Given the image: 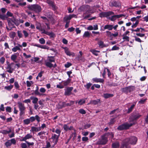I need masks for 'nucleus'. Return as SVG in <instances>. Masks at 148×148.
<instances>
[{"instance_id": "obj_31", "label": "nucleus", "mask_w": 148, "mask_h": 148, "mask_svg": "<svg viewBox=\"0 0 148 148\" xmlns=\"http://www.w3.org/2000/svg\"><path fill=\"white\" fill-rule=\"evenodd\" d=\"M100 48H103L106 47V45L103 43V41L101 40L99 41L97 43Z\"/></svg>"}, {"instance_id": "obj_25", "label": "nucleus", "mask_w": 148, "mask_h": 148, "mask_svg": "<svg viewBox=\"0 0 148 148\" xmlns=\"http://www.w3.org/2000/svg\"><path fill=\"white\" fill-rule=\"evenodd\" d=\"M86 99H78L75 101L76 104L77 103L78 105H81L85 103Z\"/></svg>"}, {"instance_id": "obj_4", "label": "nucleus", "mask_w": 148, "mask_h": 148, "mask_svg": "<svg viewBox=\"0 0 148 148\" xmlns=\"http://www.w3.org/2000/svg\"><path fill=\"white\" fill-rule=\"evenodd\" d=\"M114 13L111 11H108L107 12H102L99 14V16L101 18L107 17L113 15Z\"/></svg>"}, {"instance_id": "obj_52", "label": "nucleus", "mask_w": 148, "mask_h": 148, "mask_svg": "<svg viewBox=\"0 0 148 148\" xmlns=\"http://www.w3.org/2000/svg\"><path fill=\"white\" fill-rule=\"evenodd\" d=\"M17 33L18 36L19 37V38H21L23 37V35L22 33V32H21V31H17Z\"/></svg>"}, {"instance_id": "obj_61", "label": "nucleus", "mask_w": 148, "mask_h": 148, "mask_svg": "<svg viewBox=\"0 0 148 148\" xmlns=\"http://www.w3.org/2000/svg\"><path fill=\"white\" fill-rule=\"evenodd\" d=\"M73 89V88L72 87H68L66 88V91L67 92H70Z\"/></svg>"}, {"instance_id": "obj_41", "label": "nucleus", "mask_w": 148, "mask_h": 148, "mask_svg": "<svg viewBox=\"0 0 148 148\" xmlns=\"http://www.w3.org/2000/svg\"><path fill=\"white\" fill-rule=\"evenodd\" d=\"M69 79L66 81H62L61 83L63 85V87L64 86H67L68 84L70 82V81H68V80Z\"/></svg>"}, {"instance_id": "obj_35", "label": "nucleus", "mask_w": 148, "mask_h": 148, "mask_svg": "<svg viewBox=\"0 0 148 148\" xmlns=\"http://www.w3.org/2000/svg\"><path fill=\"white\" fill-rule=\"evenodd\" d=\"M136 103V102H134V104H133L128 109V111H127L128 113H130L132 111L133 109L134 108Z\"/></svg>"}, {"instance_id": "obj_22", "label": "nucleus", "mask_w": 148, "mask_h": 148, "mask_svg": "<svg viewBox=\"0 0 148 148\" xmlns=\"http://www.w3.org/2000/svg\"><path fill=\"white\" fill-rule=\"evenodd\" d=\"M36 29L42 32V33H43V32H44V31L45 30L42 27L41 24L37 22L36 23Z\"/></svg>"}, {"instance_id": "obj_60", "label": "nucleus", "mask_w": 148, "mask_h": 148, "mask_svg": "<svg viewBox=\"0 0 148 148\" xmlns=\"http://www.w3.org/2000/svg\"><path fill=\"white\" fill-rule=\"evenodd\" d=\"M79 112L82 114H85L86 113L85 111L83 109H81L79 110Z\"/></svg>"}, {"instance_id": "obj_38", "label": "nucleus", "mask_w": 148, "mask_h": 148, "mask_svg": "<svg viewBox=\"0 0 148 148\" xmlns=\"http://www.w3.org/2000/svg\"><path fill=\"white\" fill-rule=\"evenodd\" d=\"M47 2L52 7L54 8V9H56V7L53 4V2L52 1L50 0H47Z\"/></svg>"}, {"instance_id": "obj_26", "label": "nucleus", "mask_w": 148, "mask_h": 148, "mask_svg": "<svg viewBox=\"0 0 148 148\" xmlns=\"http://www.w3.org/2000/svg\"><path fill=\"white\" fill-rule=\"evenodd\" d=\"M46 66H47L49 67V68H51L52 67H53L54 68H55L57 66V65L56 64L53 65L50 62H46Z\"/></svg>"}, {"instance_id": "obj_1", "label": "nucleus", "mask_w": 148, "mask_h": 148, "mask_svg": "<svg viewBox=\"0 0 148 148\" xmlns=\"http://www.w3.org/2000/svg\"><path fill=\"white\" fill-rule=\"evenodd\" d=\"M81 11L84 12L83 14H88L90 13H92V8L88 5H83L81 6L78 9Z\"/></svg>"}, {"instance_id": "obj_13", "label": "nucleus", "mask_w": 148, "mask_h": 148, "mask_svg": "<svg viewBox=\"0 0 148 148\" xmlns=\"http://www.w3.org/2000/svg\"><path fill=\"white\" fill-rule=\"evenodd\" d=\"M120 3L118 1H113L110 2L109 5L111 7H118L120 5Z\"/></svg>"}, {"instance_id": "obj_24", "label": "nucleus", "mask_w": 148, "mask_h": 148, "mask_svg": "<svg viewBox=\"0 0 148 148\" xmlns=\"http://www.w3.org/2000/svg\"><path fill=\"white\" fill-rule=\"evenodd\" d=\"M42 34H45L49 36L51 38H53L55 36V34L53 33L48 32L45 30L44 31Z\"/></svg>"}, {"instance_id": "obj_17", "label": "nucleus", "mask_w": 148, "mask_h": 148, "mask_svg": "<svg viewBox=\"0 0 148 148\" xmlns=\"http://www.w3.org/2000/svg\"><path fill=\"white\" fill-rule=\"evenodd\" d=\"M135 89V87L134 86H130L125 88H124V90L127 92H132Z\"/></svg>"}, {"instance_id": "obj_32", "label": "nucleus", "mask_w": 148, "mask_h": 148, "mask_svg": "<svg viewBox=\"0 0 148 148\" xmlns=\"http://www.w3.org/2000/svg\"><path fill=\"white\" fill-rule=\"evenodd\" d=\"M12 51L13 52H16L17 51H21V49L20 48V47L18 46H15L14 47L12 48Z\"/></svg>"}, {"instance_id": "obj_57", "label": "nucleus", "mask_w": 148, "mask_h": 148, "mask_svg": "<svg viewBox=\"0 0 148 148\" xmlns=\"http://www.w3.org/2000/svg\"><path fill=\"white\" fill-rule=\"evenodd\" d=\"M11 143V144H13L14 145H15L16 143V141L15 140V139L12 138L10 140H9Z\"/></svg>"}, {"instance_id": "obj_11", "label": "nucleus", "mask_w": 148, "mask_h": 148, "mask_svg": "<svg viewBox=\"0 0 148 148\" xmlns=\"http://www.w3.org/2000/svg\"><path fill=\"white\" fill-rule=\"evenodd\" d=\"M64 50V51L65 53L67 56H72L74 57L75 56V53L73 52L70 51L69 49L66 47H65L63 48Z\"/></svg>"}, {"instance_id": "obj_18", "label": "nucleus", "mask_w": 148, "mask_h": 148, "mask_svg": "<svg viewBox=\"0 0 148 148\" xmlns=\"http://www.w3.org/2000/svg\"><path fill=\"white\" fill-rule=\"evenodd\" d=\"M92 80L93 81V82H95V83H103L104 80L103 79L101 78H98L96 77L93 78L92 79Z\"/></svg>"}, {"instance_id": "obj_30", "label": "nucleus", "mask_w": 148, "mask_h": 148, "mask_svg": "<svg viewBox=\"0 0 148 148\" xmlns=\"http://www.w3.org/2000/svg\"><path fill=\"white\" fill-rule=\"evenodd\" d=\"M17 56L16 55V53H14L13 55H12L10 57V59L11 60L14 62H17V61H16L17 58Z\"/></svg>"}, {"instance_id": "obj_58", "label": "nucleus", "mask_w": 148, "mask_h": 148, "mask_svg": "<svg viewBox=\"0 0 148 148\" xmlns=\"http://www.w3.org/2000/svg\"><path fill=\"white\" fill-rule=\"evenodd\" d=\"M106 35L110 37H111L112 36V33L109 31H106Z\"/></svg>"}, {"instance_id": "obj_64", "label": "nucleus", "mask_w": 148, "mask_h": 148, "mask_svg": "<svg viewBox=\"0 0 148 148\" xmlns=\"http://www.w3.org/2000/svg\"><path fill=\"white\" fill-rule=\"evenodd\" d=\"M6 111L7 112H11V108L10 107L7 106L5 109Z\"/></svg>"}, {"instance_id": "obj_33", "label": "nucleus", "mask_w": 148, "mask_h": 148, "mask_svg": "<svg viewBox=\"0 0 148 148\" xmlns=\"http://www.w3.org/2000/svg\"><path fill=\"white\" fill-rule=\"evenodd\" d=\"M71 19V18L70 16L69 15H66L64 18L63 20L65 22H70V21Z\"/></svg>"}, {"instance_id": "obj_62", "label": "nucleus", "mask_w": 148, "mask_h": 148, "mask_svg": "<svg viewBox=\"0 0 148 148\" xmlns=\"http://www.w3.org/2000/svg\"><path fill=\"white\" fill-rule=\"evenodd\" d=\"M115 121L114 118L111 119L110 122L108 123L109 125H110L113 124Z\"/></svg>"}, {"instance_id": "obj_53", "label": "nucleus", "mask_w": 148, "mask_h": 148, "mask_svg": "<svg viewBox=\"0 0 148 148\" xmlns=\"http://www.w3.org/2000/svg\"><path fill=\"white\" fill-rule=\"evenodd\" d=\"M16 33L14 32H12L10 33V36L11 38H14L15 36Z\"/></svg>"}, {"instance_id": "obj_21", "label": "nucleus", "mask_w": 148, "mask_h": 148, "mask_svg": "<svg viewBox=\"0 0 148 148\" xmlns=\"http://www.w3.org/2000/svg\"><path fill=\"white\" fill-rule=\"evenodd\" d=\"M32 137V135L30 134H27L24 137H23L21 140H20L21 141H25L26 142V140L31 138Z\"/></svg>"}, {"instance_id": "obj_2", "label": "nucleus", "mask_w": 148, "mask_h": 148, "mask_svg": "<svg viewBox=\"0 0 148 148\" xmlns=\"http://www.w3.org/2000/svg\"><path fill=\"white\" fill-rule=\"evenodd\" d=\"M7 66L5 67L6 71L10 73H12L15 68V66L14 65V64L13 62L10 63L9 62H7Z\"/></svg>"}, {"instance_id": "obj_48", "label": "nucleus", "mask_w": 148, "mask_h": 148, "mask_svg": "<svg viewBox=\"0 0 148 148\" xmlns=\"http://www.w3.org/2000/svg\"><path fill=\"white\" fill-rule=\"evenodd\" d=\"M39 42L40 44H44L45 42V40L43 38H41L40 39H39Z\"/></svg>"}, {"instance_id": "obj_3", "label": "nucleus", "mask_w": 148, "mask_h": 148, "mask_svg": "<svg viewBox=\"0 0 148 148\" xmlns=\"http://www.w3.org/2000/svg\"><path fill=\"white\" fill-rule=\"evenodd\" d=\"M133 124H134V123H125L119 125L117 129L120 130L127 129Z\"/></svg>"}, {"instance_id": "obj_47", "label": "nucleus", "mask_w": 148, "mask_h": 148, "mask_svg": "<svg viewBox=\"0 0 148 148\" xmlns=\"http://www.w3.org/2000/svg\"><path fill=\"white\" fill-rule=\"evenodd\" d=\"M14 86L15 88L17 90H19L20 87V86L17 82L16 81L14 83Z\"/></svg>"}, {"instance_id": "obj_56", "label": "nucleus", "mask_w": 148, "mask_h": 148, "mask_svg": "<svg viewBox=\"0 0 148 148\" xmlns=\"http://www.w3.org/2000/svg\"><path fill=\"white\" fill-rule=\"evenodd\" d=\"M92 84L90 83H89L86 85H84V87L88 89L90 88Z\"/></svg>"}, {"instance_id": "obj_63", "label": "nucleus", "mask_w": 148, "mask_h": 148, "mask_svg": "<svg viewBox=\"0 0 148 148\" xmlns=\"http://www.w3.org/2000/svg\"><path fill=\"white\" fill-rule=\"evenodd\" d=\"M21 145L22 148H28L27 147V144L25 143H22L21 144Z\"/></svg>"}, {"instance_id": "obj_34", "label": "nucleus", "mask_w": 148, "mask_h": 148, "mask_svg": "<svg viewBox=\"0 0 148 148\" xmlns=\"http://www.w3.org/2000/svg\"><path fill=\"white\" fill-rule=\"evenodd\" d=\"M90 36V32H89L88 31H85V32L83 37V38H89Z\"/></svg>"}, {"instance_id": "obj_43", "label": "nucleus", "mask_w": 148, "mask_h": 148, "mask_svg": "<svg viewBox=\"0 0 148 148\" xmlns=\"http://www.w3.org/2000/svg\"><path fill=\"white\" fill-rule=\"evenodd\" d=\"M13 85H10L9 86H5L4 87V88L6 90H10L13 88Z\"/></svg>"}, {"instance_id": "obj_28", "label": "nucleus", "mask_w": 148, "mask_h": 148, "mask_svg": "<svg viewBox=\"0 0 148 148\" xmlns=\"http://www.w3.org/2000/svg\"><path fill=\"white\" fill-rule=\"evenodd\" d=\"M65 102H60L58 105L57 108L58 109H61L65 107Z\"/></svg>"}, {"instance_id": "obj_42", "label": "nucleus", "mask_w": 148, "mask_h": 148, "mask_svg": "<svg viewBox=\"0 0 148 148\" xmlns=\"http://www.w3.org/2000/svg\"><path fill=\"white\" fill-rule=\"evenodd\" d=\"M75 101H71L70 102V103H66L65 102V107L70 106L74 104Z\"/></svg>"}, {"instance_id": "obj_16", "label": "nucleus", "mask_w": 148, "mask_h": 148, "mask_svg": "<svg viewBox=\"0 0 148 148\" xmlns=\"http://www.w3.org/2000/svg\"><path fill=\"white\" fill-rule=\"evenodd\" d=\"M98 26L97 24L94 25L93 26L92 25H89L87 28V29L90 30H98Z\"/></svg>"}, {"instance_id": "obj_23", "label": "nucleus", "mask_w": 148, "mask_h": 148, "mask_svg": "<svg viewBox=\"0 0 148 148\" xmlns=\"http://www.w3.org/2000/svg\"><path fill=\"white\" fill-rule=\"evenodd\" d=\"M41 130V127H36L34 126L32 127L31 130V132H37Z\"/></svg>"}, {"instance_id": "obj_29", "label": "nucleus", "mask_w": 148, "mask_h": 148, "mask_svg": "<svg viewBox=\"0 0 148 148\" xmlns=\"http://www.w3.org/2000/svg\"><path fill=\"white\" fill-rule=\"evenodd\" d=\"M113 29V25H106L104 27V29H108L109 30H111Z\"/></svg>"}, {"instance_id": "obj_59", "label": "nucleus", "mask_w": 148, "mask_h": 148, "mask_svg": "<svg viewBox=\"0 0 148 148\" xmlns=\"http://www.w3.org/2000/svg\"><path fill=\"white\" fill-rule=\"evenodd\" d=\"M0 18L3 20H4L7 18V17L5 15L0 14Z\"/></svg>"}, {"instance_id": "obj_19", "label": "nucleus", "mask_w": 148, "mask_h": 148, "mask_svg": "<svg viewBox=\"0 0 148 148\" xmlns=\"http://www.w3.org/2000/svg\"><path fill=\"white\" fill-rule=\"evenodd\" d=\"M55 61V59L54 57L53 56H48L47 57V60L45 61V64L46 65V62H54Z\"/></svg>"}, {"instance_id": "obj_5", "label": "nucleus", "mask_w": 148, "mask_h": 148, "mask_svg": "<svg viewBox=\"0 0 148 148\" xmlns=\"http://www.w3.org/2000/svg\"><path fill=\"white\" fill-rule=\"evenodd\" d=\"M30 8L33 11L38 13L40 12L42 10L40 6L38 4L32 5L31 6Z\"/></svg>"}, {"instance_id": "obj_20", "label": "nucleus", "mask_w": 148, "mask_h": 148, "mask_svg": "<svg viewBox=\"0 0 148 148\" xmlns=\"http://www.w3.org/2000/svg\"><path fill=\"white\" fill-rule=\"evenodd\" d=\"M128 140V139L124 140L123 142L121 148H128V145L129 144L127 142Z\"/></svg>"}, {"instance_id": "obj_36", "label": "nucleus", "mask_w": 148, "mask_h": 148, "mask_svg": "<svg viewBox=\"0 0 148 148\" xmlns=\"http://www.w3.org/2000/svg\"><path fill=\"white\" fill-rule=\"evenodd\" d=\"M119 146V143L118 142L114 143L112 144V147L113 148H117Z\"/></svg>"}, {"instance_id": "obj_6", "label": "nucleus", "mask_w": 148, "mask_h": 148, "mask_svg": "<svg viewBox=\"0 0 148 148\" xmlns=\"http://www.w3.org/2000/svg\"><path fill=\"white\" fill-rule=\"evenodd\" d=\"M18 106L20 111V114L22 115L25 113V109L24 104L21 102H18Z\"/></svg>"}, {"instance_id": "obj_15", "label": "nucleus", "mask_w": 148, "mask_h": 148, "mask_svg": "<svg viewBox=\"0 0 148 148\" xmlns=\"http://www.w3.org/2000/svg\"><path fill=\"white\" fill-rule=\"evenodd\" d=\"M101 103V102L99 99L96 100H92L90 101V103H88V104H92L94 105L100 104Z\"/></svg>"}, {"instance_id": "obj_54", "label": "nucleus", "mask_w": 148, "mask_h": 148, "mask_svg": "<svg viewBox=\"0 0 148 148\" xmlns=\"http://www.w3.org/2000/svg\"><path fill=\"white\" fill-rule=\"evenodd\" d=\"M55 132H56L57 134H58L57 135L60 136L61 132V130L57 128L55 130Z\"/></svg>"}, {"instance_id": "obj_39", "label": "nucleus", "mask_w": 148, "mask_h": 148, "mask_svg": "<svg viewBox=\"0 0 148 148\" xmlns=\"http://www.w3.org/2000/svg\"><path fill=\"white\" fill-rule=\"evenodd\" d=\"M113 96V94H110L109 93H105L103 94V97L106 99H107L108 98H109L110 97H112Z\"/></svg>"}, {"instance_id": "obj_50", "label": "nucleus", "mask_w": 148, "mask_h": 148, "mask_svg": "<svg viewBox=\"0 0 148 148\" xmlns=\"http://www.w3.org/2000/svg\"><path fill=\"white\" fill-rule=\"evenodd\" d=\"M147 100V98H145L143 99H141L138 101V103L141 104H143Z\"/></svg>"}, {"instance_id": "obj_51", "label": "nucleus", "mask_w": 148, "mask_h": 148, "mask_svg": "<svg viewBox=\"0 0 148 148\" xmlns=\"http://www.w3.org/2000/svg\"><path fill=\"white\" fill-rule=\"evenodd\" d=\"M5 145L6 147H8L10 146L12 144L10 140H9L5 143Z\"/></svg>"}, {"instance_id": "obj_8", "label": "nucleus", "mask_w": 148, "mask_h": 148, "mask_svg": "<svg viewBox=\"0 0 148 148\" xmlns=\"http://www.w3.org/2000/svg\"><path fill=\"white\" fill-rule=\"evenodd\" d=\"M107 138L105 136H102L101 139H99L97 142V144L98 145H105L107 141Z\"/></svg>"}, {"instance_id": "obj_9", "label": "nucleus", "mask_w": 148, "mask_h": 148, "mask_svg": "<svg viewBox=\"0 0 148 148\" xmlns=\"http://www.w3.org/2000/svg\"><path fill=\"white\" fill-rule=\"evenodd\" d=\"M7 21L8 22V25L10 26H13L14 24L16 25V22L17 19H15L14 17L12 18H8Z\"/></svg>"}, {"instance_id": "obj_14", "label": "nucleus", "mask_w": 148, "mask_h": 148, "mask_svg": "<svg viewBox=\"0 0 148 148\" xmlns=\"http://www.w3.org/2000/svg\"><path fill=\"white\" fill-rule=\"evenodd\" d=\"M40 117L37 115H36L35 117L31 116L29 118L30 122H33L36 120L38 122H39L40 121Z\"/></svg>"}, {"instance_id": "obj_40", "label": "nucleus", "mask_w": 148, "mask_h": 148, "mask_svg": "<svg viewBox=\"0 0 148 148\" xmlns=\"http://www.w3.org/2000/svg\"><path fill=\"white\" fill-rule=\"evenodd\" d=\"M90 51L95 56H97L98 55L97 53H99L100 51H99L96 50L95 49H92L90 50Z\"/></svg>"}, {"instance_id": "obj_27", "label": "nucleus", "mask_w": 148, "mask_h": 148, "mask_svg": "<svg viewBox=\"0 0 148 148\" xmlns=\"http://www.w3.org/2000/svg\"><path fill=\"white\" fill-rule=\"evenodd\" d=\"M34 46L44 49H48L49 47L46 45H42L38 44H35Z\"/></svg>"}, {"instance_id": "obj_10", "label": "nucleus", "mask_w": 148, "mask_h": 148, "mask_svg": "<svg viewBox=\"0 0 148 148\" xmlns=\"http://www.w3.org/2000/svg\"><path fill=\"white\" fill-rule=\"evenodd\" d=\"M141 116V115L138 113L133 115L132 117L130 118V122L131 123H134V124L135 123L134 122V121L139 119Z\"/></svg>"}, {"instance_id": "obj_12", "label": "nucleus", "mask_w": 148, "mask_h": 148, "mask_svg": "<svg viewBox=\"0 0 148 148\" xmlns=\"http://www.w3.org/2000/svg\"><path fill=\"white\" fill-rule=\"evenodd\" d=\"M59 136L55 134H52L51 138L53 140V143H54V145H56L59 140Z\"/></svg>"}, {"instance_id": "obj_37", "label": "nucleus", "mask_w": 148, "mask_h": 148, "mask_svg": "<svg viewBox=\"0 0 148 148\" xmlns=\"http://www.w3.org/2000/svg\"><path fill=\"white\" fill-rule=\"evenodd\" d=\"M30 99L32 100V102L34 104L36 103L38 100V99L37 98L34 97H30Z\"/></svg>"}, {"instance_id": "obj_49", "label": "nucleus", "mask_w": 148, "mask_h": 148, "mask_svg": "<svg viewBox=\"0 0 148 148\" xmlns=\"http://www.w3.org/2000/svg\"><path fill=\"white\" fill-rule=\"evenodd\" d=\"M46 133V132H44V131L41 132H39L38 133V134H37V136H40V137L41 138L42 137V136H41V135H45V134Z\"/></svg>"}, {"instance_id": "obj_45", "label": "nucleus", "mask_w": 148, "mask_h": 148, "mask_svg": "<svg viewBox=\"0 0 148 148\" xmlns=\"http://www.w3.org/2000/svg\"><path fill=\"white\" fill-rule=\"evenodd\" d=\"M23 122L24 124L27 125L29 124L30 122L29 119H27L23 120Z\"/></svg>"}, {"instance_id": "obj_55", "label": "nucleus", "mask_w": 148, "mask_h": 148, "mask_svg": "<svg viewBox=\"0 0 148 148\" xmlns=\"http://www.w3.org/2000/svg\"><path fill=\"white\" fill-rule=\"evenodd\" d=\"M5 59L3 57H2L1 58H0V62L2 64L4 63L5 62Z\"/></svg>"}, {"instance_id": "obj_46", "label": "nucleus", "mask_w": 148, "mask_h": 148, "mask_svg": "<svg viewBox=\"0 0 148 148\" xmlns=\"http://www.w3.org/2000/svg\"><path fill=\"white\" fill-rule=\"evenodd\" d=\"M123 39L124 40L123 41H129V37L127 36L122 35Z\"/></svg>"}, {"instance_id": "obj_7", "label": "nucleus", "mask_w": 148, "mask_h": 148, "mask_svg": "<svg viewBox=\"0 0 148 148\" xmlns=\"http://www.w3.org/2000/svg\"><path fill=\"white\" fill-rule=\"evenodd\" d=\"M125 139L129 140L127 142L129 144H130L133 145L136 144L137 141V138L134 136H132L129 138H127Z\"/></svg>"}, {"instance_id": "obj_44", "label": "nucleus", "mask_w": 148, "mask_h": 148, "mask_svg": "<svg viewBox=\"0 0 148 148\" xmlns=\"http://www.w3.org/2000/svg\"><path fill=\"white\" fill-rule=\"evenodd\" d=\"M33 82L32 81H26L27 86L28 87H30L31 85L33 84Z\"/></svg>"}]
</instances>
